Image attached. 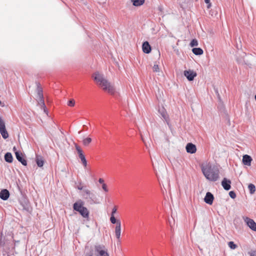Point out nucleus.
Listing matches in <instances>:
<instances>
[{"label":"nucleus","mask_w":256,"mask_h":256,"mask_svg":"<svg viewBox=\"0 0 256 256\" xmlns=\"http://www.w3.org/2000/svg\"><path fill=\"white\" fill-rule=\"evenodd\" d=\"M202 172L206 179L210 181H216L219 178V170L216 166L210 162H205L201 164Z\"/></svg>","instance_id":"nucleus-1"},{"label":"nucleus","mask_w":256,"mask_h":256,"mask_svg":"<svg viewBox=\"0 0 256 256\" xmlns=\"http://www.w3.org/2000/svg\"><path fill=\"white\" fill-rule=\"evenodd\" d=\"M92 78L96 83L104 90L111 94L114 92V88L113 85L106 78L103 74L96 72L93 74Z\"/></svg>","instance_id":"nucleus-2"},{"label":"nucleus","mask_w":256,"mask_h":256,"mask_svg":"<svg viewBox=\"0 0 256 256\" xmlns=\"http://www.w3.org/2000/svg\"><path fill=\"white\" fill-rule=\"evenodd\" d=\"M73 208L78 212L83 218H88L89 211L84 206V202L82 200H80L75 202L73 205Z\"/></svg>","instance_id":"nucleus-3"},{"label":"nucleus","mask_w":256,"mask_h":256,"mask_svg":"<svg viewBox=\"0 0 256 256\" xmlns=\"http://www.w3.org/2000/svg\"><path fill=\"white\" fill-rule=\"evenodd\" d=\"M37 86V100L38 104L44 110V112L48 114V110L44 104V96L42 88L38 83L36 84Z\"/></svg>","instance_id":"nucleus-4"},{"label":"nucleus","mask_w":256,"mask_h":256,"mask_svg":"<svg viewBox=\"0 0 256 256\" xmlns=\"http://www.w3.org/2000/svg\"><path fill=\"white\" fill-rule=\"evenodd\" d=\"M0 133L4 139L8 137V132L6 128L5 123L2 117L0 116Z\"/></svg>","instance_id":"nucleus-5"},{"label":"nucleus","mask_w":256,"mask_h":256,"mask_svg":"<svg viewBox=\"0 0 256 256\" xmlns=\"http://www.w3.org/2000/svg\"><path fill=\"white\" fill-rule=\"evenodd\" d=\"M95 250L98 252L97 256H109L108 254L105 250L104 246L97 245L95 246Z\"/></svg>","instance_id":"nucleus-6"},{"label":"nucleus","mask_w":256,"mask_h":256,"mask_svg":"<svg viewBox=\"0 0 256 256\" xmlns=\"http://www.w3.org/2000/svg\"><path fill=\"white\" fill-rule=\"evenodd\" d=\"M244 222L247 226L252 230L256 232V223L254 221L248 217L244 218Z\"/></svg>","instance_id":"nucleus-7"},{"label":"nucleus","mask_w":256,"mask_h":256,"mask_svg":"<svg viewBox=\"0 0 256 256\" xmlns=\"http://www.w3.org/2000/svg\"><path fill=\"white\" fill-rule=\"evenodd\" d=\"M184 76L189 81H192L196 76V73L191 70H184Z\"/></svg>","instance_id":"nucleus-8"},{"label":"nucleus","mask_w":256,"mask_h":256,"mask_svg":"<svg viewBox=\"0 0 256 256\" xmlns=\"http://www.w3.org/2000/svg\"><path fill=\"white\" fill-rule=\"evenodd\" d=\"M74 144L77 152L78 156L80 160L86 159L85 156L84 155V152L82 148L76 142H74Z\"/></svg>","instance_id":"nucleus-9"},{"label":"nucleus","mask_w":256,"mask_h":256,"mask_svg":"<svg viewBox=\"0 0 256 256\" xmlns=\"http://www.w3.org/2000/svg\"><path fill=\"white\" fill-rule=\"evenodd\" d=\"M214 197L213 194L210 192H207L204 198V202L208 204H212Z\"/></svg>","instance_id":"nucleus-10"},{"label":"nucleus","mask_w":256,"mask_h":256,"mask_svg":"<svg viewBox=\"0 0 256 256\" xmlns=\"http://www.w3.org/2000/svg\"><path fill=\"white\" fill-rule=\"evenodd\" d=\"M186 152L190 154H194L196 151V146L192 143H188L186 147Z\"/></svg>","instance_id":"nucleus-11"},{"label":"nucleus","mask_w":256,"mask_h":256,"mask_svg":"<svg viewBox=\"0 0 256 256\" xmlns=\"http://www.w3.org/2000/svg\"><path fill=\"white\" fill-rule=\"evenodd\" d=\"M15 154H16V159L20 162L22 165L25 166H26V164H27L26 160L23 158L22 154V152H20L18 151H16L15 152Z\"/></svg>","instance_id":"nucleus-12"},{"label":"nucleus","mask_w":256,"mask_h":256,"mask_svg":"<svg viewBox=\"0 0 256 256\" xmlns=\"http://www.w3.org/2000/svg\"><path fill=\"white\" fill-rule=\"evenodd\" d=\"M231 182L230 180H228L226 178H224L222 182V185L224 188L226 190H228L230 189Z\"/></svg>","instance_id":"nucleus-13"},{"label":"nucleus","mask_w":256,"mask_h":256,"mask_svg":"<svg viewBox=\"0 0 256 256\" xmlns=\"http://www.w3.org/2000/svg\"><path fill=\"white\" fill-rule=\"evenodd\" d=\"M83 194L82 196L86 199H90L92 201H94L93 196L94 194L90 192L88 190H84L82 191Z\"/></svg>","instance_id":"nucleus-14"},{"label":"nucleus","mask_w":256,"mask_h":256,"mask_svg":"<svg viewBox=\"0 0 256 256\" xmlns=\"http://www.w3.org/2000/svg\"><path fill=\"white\" fill-rule=\"evenodd\" d=\"M115 234L116 236V238L118 240L120 239V234H121V222L120 221L118 222L117 224H116V228H115Z\"/></svg>","instance_id":"nucleus-15"},{"label":"nucleus","mask_w":256,"mask_h":256,"mask_svg":"<svg viewBox=\"0 0 256 256\" xmlns=\"http://www.w3.org/2000/svg\"><path fill=\"white\" fill-rule=\"evenodd\" d=\"M10 196V192L6 189H4L0 192V198L4 200H7Z\"/></svg>","instance_id":"nucleus-16"},{"label":"nucleus","mask_w":256,"mask_h":256,"mask_svg":"<svg viewBox=\"0 0 256 256\" xmlns=\"http://www.w3.org/2000/svg\"><path fill=\"white\" fill-rule=\"evenodd\" d=\"M252 161V158L248 154H245L243 156L242 162L244 165L250 166L251 164Z\"/></svg>","instance_id":"nucleus-17"},{"label":"nucleus","mask_w":256,"mask_h":256,"mask_svg":"<svg viewBox=\"0 0 256 256\" xmlns=\"http://www.w3.org/2000/svg\"><path fill=\"white\" fill-rule=\"evenodd\" d=\"M142 50L146 54H149L151 51V46L148 42H144L142 46Z\"/></svg>","instance_id":"nucleus-18"},{"label":"nucleus","mask_w":256,"mask_h":256,"mask_svg":"<svg viewBox=\"0 0 256 256\" xmlns=\"http://www.w3.org/2000/svg\"><path fill=\"white\" fill-rule=\"evenodd\" d=\"M36 162L38 166L42 167L43 166L44 164V160L43 158L41 156H36Z\"/></svg>","instance_id":"nucleus-19"},{"label":"nucleus","mask_w":256,"mask_h":256,"mask_svg":"<svg viewBox=\"0 0 256 256\" xmlns=\"http://www.w3.org/2000/svg\"><path fill=\"white\" fill-rule=\"evenodd\" d=\"M192 52L197 56L202 55L204 52L203 50L200 48H195L192 49Z\"/></svg>","instance_id":"nucleus-20"},{"label":"nucleus","mask_w":256,"mask_h":256,"mask_svg":"<svg viewBox=\"0 0 256 256\" xmlns=\"http://www.w3.org/2000/svg\"><path fill=\"white\" fill-rule=\"evenodd\" d=\"M4 160L8 162H12L13 160V158L12 154L10 152H6L4 156Z\"/></svg>","instance_id":"nucleus-21"},{"label":"nucleus","mask_w":256,"mask_h":256,"mask_svg":"<svg viewBox=\"0 0 256 256\" xmlns=\"http://www.w3.org/2000/svg\"><path fill=\"white\" fill-rule=\"evenodd\" d=\"M132 2L134 6H138L142 5L144 2V0H132Z\"/></svg>","instance_id":"nucleus-22"},{"label":"nucleus","mask_w":256,"mask_h":256,"mask_svg":"<svg viewBox=\"0 0 256 256\" xmlns=\"http://www.w3.org/2000/svg\"><path fill=\"white\" fill-rule=\"evenodd\" d=\"M248 188L250 194H253L256 191L255 186L252 184H250L248 186Z\"/></svg>","instance_id":"nucleus-23"},{"label":"nucleus","mask_w":256,"mask_h":256,"mask_svg":"<svg viewBox=\"0 0 256 256\" xmlns=\"http://www.w3.org/2000/svg\"><path fill=\"white\" fill-rule=\"evenodd\" d=\"M92 138H86L83 140L82 144L84 146H88L91 142Z\"/></svg>","instance_id":"nucleus-24"},{"label":"nucleus","mask_w":256,"mask_h":256,"mask_svg":"<svg viewBox=\"0 0 256 256\" xmlns=\"http://www.w3.org/2000/svg\"><path fill=\"white\" fill-rule=\"evenodd\" d=\"M159 112L160 114L162 117L166 120L167 115L166 113L164 108L159 110Z\"/></svg>","instance_id":"nucleus-25"},{"label":"nucleus","mask_w":256,"mask_h":256,"mask_svg":"<svg viewBox=\"0 0 256 256\" xmlns=\"http://www.w3.org/2000/svg\"><path fill=\"white\" fill-rule=\"evenodd\" d=\"M228 246L232 250H234L237 248V246L233 242H229Z\"/></svg>","instance_id":"nucleus-26"},{"label":"nucleus","mask_w":256,"mask_h":256,"mask_svg":"<svg viewBox=\"0 0 256 256\" xmlns=\"http://www.w3.org/2000/svg\"><path fill=\"white\" fill-rule=\"evenodd\" d=\"M190 46L191 47H194L197 46L198 45V42L196 39H193L190 43Z\"/></svg>","instance_id":"nucleus-27"},{"label":"nucleus","mask_w":256,"mask_h":256,"mask_svg":"<svg viewBox=\"0 0 256 256\" xmlns=\"http://www.w3.org/2000/svg\"><path fill=\"white\" fill-rule=\"evenodd\" d=\"M110 222L113 224H117L118 222L120 221V220H116L114 216H111L110 218Z\"/></svg>","instance_id":"nucleus-28"},{"label":"nucleus","mask_w":256,"mask_h":256,"mask_svg":"<svg viewBox=\"0 0 256 256\" xmlns=\"http://www.w3.org/2000/svg\"><path fill=\"white\" fill-rule=\"evenodd\" d=\"M152 70L154 72H159V67L158 64H155L152 67Z\"/></svg>","instance_id":"nucleus-29"},{"label":"nucleus","mask_w":256,"mask_h":256,"mask_svg":"<svg viewBox=\"0 0 256 256\" xmlns=\"http://www.w3.org/2000/svg\"><path fill=\"white\" fill-rule=\"evenodd\" d=\"M74 104L75 101L73 99L70 100L68 102V105L70 106H74Z\"/></svg>","instance_id":"nucleus-30"},{"label":"nucleus","mask_w":256,"mask_h":256,"mask_svg":"<svg viewBox=\"0 0 256 256\" xmlns=\"http://www.w3.org/2000/svg\"><path fill=\"white\" fill-rule=\"evenodd\" d=\"M229 196L232 198H234L236 197V194L234 191L230 192Z\"/></svg>","instance_id":"nucleus-31"},{"label":"nucleus","mask_w":256,"mask_h":256,"mask_svg":"<svg viewBox=\"0 0 256 256\" xmlns=\"http://www.w3.org/2000/svg\"><path fill=\"white\" fill-rule=\"evenodd\" d=\"M81 162L82 164V165L84 166V168H86V166H87V160H86V158L84 160H81Z\"/></svg>","instance_id":"nucleus-32"},{"label":"nucleus","mask_w":256,"mask_h":256,"mask_svg":"<svg viewBox=\"0 0 256 256\" xmlns=\"http://www.w3.org/2000/svg\"><path fill=\"white\" fill-rule=\"evenodd\" d=\"M116 210H117V209H116V206H115L112 209V213H111V216H114V214L116 212Z\"/></svg>","instance_id":"nucleus-33"},{"label":"nucleus","mask_w":256,"mask_h":256,"mask_svg":"<svg viewBox=\"0 0 256 256\" xmlns=\"http://www.w3.org/2000/svg\"><path fill=\"white\" fill-rule=\"evenodd\" d=\"M204 2L206 4H208L207 8H210L211 6V4L210 2V0H204Z\"/></svg>","instance_id":"nucleus-34"},{"label":"nucleus","mask_w":256,"mask_h":256,"mask_svg":"<svg viewBox=\"0 0 256 256\" xmlns=\"http://www.w3.org/2000/svg\"><path fill=\"white\" fill-rule=\"evenodd\" d=\"M102 188L106 192H108L107 186L105 184H103L102 185Z\"/></svg>","instance_id":"nucleus-35"},{"label":"nucleus","mask_w":256,"mask_h":256,"mask_svg":"<svg viewBox=\"0 0 256 256\" xmlns=\"http://www.w3.org/2000/svg\"><path fill=\"white\" fill-rule=\"evenodd\" d=\"M250 256H256V251H252L250 252Z\"/></svg>","instance_id":"nucleus-36"},{"label":"nucleus","mask_w":256,"mask_h":256,"mask_svg":"<svg viewBox=\"0 0 256 256\" xmlns=\"http://www.w3.org/2000/svg\"><path fill=\"white\" fill-rule=\"evenodd\" d=\"M98 182L100 184H104V180L102 178H99Z\"/></svg>","instance_id":"nucleus-37"},{"label":"nucleus","mask_w":256,"mask_h":256,"mask_svg":"<svg viewBox=\"0 0 256 256\" xmlns=\"http://www.w3.org/2000/svg\"><path fill=\"white\" fill-rule=\"evenodd\" d=\"M83 186H81V184H80L79 186H78V188L80 190H83Z\"/></svg>","instance_id":"nucleus-38"},{"label":"nucleus","mask_w":256,"mask_h":256,"mask_svg":"<svg viewBox=\"0 0 256 256\" xmlns=\"http://www.w3.org/2000/svg\"><path fill=\"white\" fill-rule=\"evenodd\" d=\"M141 138H142V142L144 143L146 146L147 147L148 146L147 144H146L143 137L142 136H141Z\"/></svg>","instance_id":"nucleus-39"},{"label":"nucleus","mask_w":256,"mask_h":256,"mask_svg":"<svg viewBox=\"0 0 256 256\" xmlns=\"http://www.w3.org/2000/svg\"><path fill=\"white\" fill-rule=\"evenodd\" d=\"M141 138H142V142L144 143L146 146L147 147L148 146L147 144H146L143 137L142 136H141Z\"/></svg>","instance_id":"nucleus-40"},{"label":"nucleus","mask_w":256,"mask_h":256,"mask_svg":"<svg viewBox=\"0 0 256 256\" xmlns=\"http://www.w3.org/2000/svg\"><path fill=\"white\" fill-rule=\"evenodd\" d=\"M106 2V0H102L101 1L98 0V3L100 4H104Z\"/></svg>","instance_id":"nucleus-41"},{"label":"nucleus","mask_w":256,"mask_h":256,"mask_svg":"<svg viewBox=\"0 0 256 256\" xmlns=\"http://www.w3.org/2000/svg\"><path fill=\"white\" fill-rule=\"evenodd\" d=\"M13 150H14L15 152H16V151H17V150H16V147H14V146L13 148Z\"/></svg>","instance_id":"nucleus-42"},{"label":"nucleus","mask_w":256,"mask_h":256,"mask_svg":"<svg viewBox=\"0 0 256 256\" xmlns=\"http://www.w3.org/2000/svg\"><path fill=\"white\" fill-rule=\"evenodd\" d=\"M85 256H92V254H86Z\"/></svg>","instance_id":"nucleus-43"},{"label":"nucleus","mask_w":256,"mask_h":256,"mask_svg":"<svg viewBox=\"0 0 256 256\" xmlns=\"http://www.w3.org/2000/svg\"><path fill=\"white\" fill-rule=\"evenodd\" d=\"M169 222H170V226L171 227H172V224H171V222L170 220H169Z\"/></svg>","instance_id":"nucleus-44"},{"label":"nucleus","mask_w":256,"mask_h":256,"mask_svg":"<svg viewBox=\"0 0 256 256\" xmlns=\"http://www.w3.org/2000/svg\"><path fill=\"white\" fill-rule=\"evenodd\" d=\"M81 133V131L78 132V134H80Z\"/></svg>","instance_id":"nucleus-45"}]
</instances>
